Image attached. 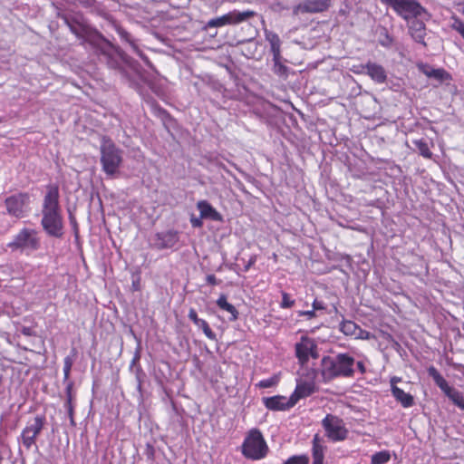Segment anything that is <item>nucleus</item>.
Segmentation results:
<instances>
[{"mask_svg": "<svg viewBox=\"0 0 464 464\" xmlns=\"http://www.w3.org/2000/svg\"><path fill=\"white\" fill-rule=\"evenodd\" d=\"M392 393L395 400L399 401L404 408L411 407L414 404L413 396L405 392L396 385H392Z\"/></svg>", "mask_w": 464, "mask_h": 464, "instance_id": "obj_22", "label": "nucleus"}, {"mask_svg": "<svg viewBox=\"0 0 464 464\" xmlns=\"http://www.w3.org/2000/svg\"><path fill=\"white\" fill-rule=\"evenodd\" d=\"M273 62H274V67H273L274 72L280 77L286 78L288 76L289 68L282 63L281 53H278L276 56H273Z\"/></svg>", "mask_w": 464, "mask_h": 464, "instance_id": "obj_29", "label": "nucleus"}, {"mask_svg": "<svg viewBox=\"0 0 464 464\" xmlns=\"http://www.w3.org/2000/svg\"><path fill=\"white\" fill-rule=\"evenodd\" d=\"M121 161V150L111 140L103 138L101 145V163L104 172L109 176L115 175Z\"/></svg>", "mask_w": 464, "mask_h": 464, "instance_id": "obj_6", "label": "nucleus"}, {"mask_svg": "<svg viewBox=\"0 0 464 464\" xmlns=\"http://www.w3.org/2000/svg\"><path fill=\"white\" fill-rule=\"evenodd\" d=\"M295 356L301 365L307 363L310 357L316 359L319 357L317 344L314 340L307 336H302L300 341L295 345Z\"/></svg>", "mask_w": 464, "mask_h": 464, "instance_id": "obj_11", "label": "nucleus"}, {"mask_svg": "<svg viewBox=\"0 0 464 464\" xmlns=\"http://www.w3.org/2000/svg\"><path fill=\"white\" fill-rule=\"evenodd\" d=\"M253 263H254V260H250L248 262V264L246 266L245 270L247 271Z\"/></svg>", "mask_w": 464, "mask_h": 464, "instance_id": "obj_54", "label": "nucleus"}, {"mask_svg": "<svg viewBox=\"0 0 464 464\" xmlns=\"http://www.w3.org/2000/svg\"><path fill=\"white\" fill-rule=\"evenodd\" d=\"M391 459L390 452L387 450H382L376 452L372 456L371 463L372 464H385Z\"/></svg>", "mask_w": 464, "mask_h": 464, "instance_id": "obj_31", "label": "nucleus"}, {"mask_svg": "<svg viewBox=\"0 0 464 464\" xmlns=\"http://www.w3.org/2000/svg\"><path fill=\"white\" fill-rule=\"evenodd\" d=\"M325 308L323 302L317 301L316 299L313 302V309L315 310H324Z\"/></svg>", "mask_w": 464, "mask_h": 464, "instance_id": "obj_47", "label": "nucleus"}, {"mask_svg": "<svg viewBox=\"0 0 464 464\" xmlns=\"http://www.w3.org/2000/svg\"><path fill=\"white\" fill-rule=\"evenodd\" d=\"M145 455L147 457V459H150V460H153L154 458H155V449L154 447L148 443L146 445V449H145Z\"/></svg>", "mask_w": 464, "mask_h": 464, "instance_id": "obj_40", "label": "nucleus"}, {"mask_svg": "<svg viewBox=\"0 0 464 464\" xmlns=\"http://www.w3.org/2000/svg\"><path fill=\"white\" fill-rule=\"evenodd\" d=\"M7 246L13 251L34 252L41 247V238L37 230L24 227L7 244Z\"/></svg>", "mask_w": 464, "mask_h": 464, "instance_id": "obj_7", "label": "nucleus"}, {"mask_svg": "<svg viewBox=\"0 0 464 464\" xmlns=\"http://www.w3.org/2000/svg\"><path fill=\"white\" fill-rule=\"evenodd\" d=\"M444 393L456 406L464 410V397L459 391L450 386Z\"/></svg>", "mask_w": 464, "mask_h": 464, "instance_id": "obj_28", "label": "nucleus"}, {"mask_svg": "<svg viewBox=\"0 0 464 464\" xmlns=\"http://www.w3.org/2000/svg\"><path fill=\"white\" fill-rule=\"evenodd\" d=\"M67 3L74 4V0H65Z\"/></svg>", "mask_w": 464, "mask_h": 464, "instance_id": "obj_56", "label": "nucleus"}, {"mask_svg": "<svg viewBox=\"0 0 464 464\" xmlns=\"http://www.w3.org/2000/svg\"><path fill=\"white\" fill-rule=\"evenodd\" d=\"M319 372L313 371L307 379H299L297 381L296 388L291 395L292 399L296 403L301 398L310 396L316 391L314 379Z\"/></svg>", "mask_w": 464, "mask_h": 464, "instance_id": "obj_13", "label": "nucleus"}, {"mask_svg": "<svg viewBox=\"0 0 464 464\" xmlns=\"http://www.w3.org/2000/svg\"><path fill=\"white\" fill-rule=\"evenodd\" d=\"M355 360L347 353H338L335 356H324L321 360L318 372L323 382H329L335 378H350L354 374Z\"/></svg>", "mask_w": 464, "mask_h": 464, "instance_id": "obj_3", "label": "nucleus"}, {"mask_svg": "<svg viewBox=\"0 0 464 464\" xmlns=\"http://www.w3.org/2000/svg\"><path fill=\"white\" fill-rule=\"evenodd\" d=\"M278 382V379L277 377L276 376H273L269 379H266V380H262L260 381L256 386L259 387V388H270V387H273L275 386Z\"/></svg>", "mask_w": 464, "mask_h": 464, "instance_id": "obj_37", "label": "nucleus"}, {"mask_svg": "<svg viewBox=\"0 0 464 464\" xmlns=\"http://www.w3.org/2000/svg\"><path fill=\"white\" fill-rule=\"evenodd\" d=\"M28 202V194L18 193L6 198L5 205L9 215L20 218L24 217Z\"/></svg>", "mask_w": 464, "mask_h": 464, "instance_id": "obj_12", "label": "nucleus"}, {"mask_svg": "<svg viewBox=\"0 0 464 464\" xmlns=\"http://www.w3.org/2000/svg\"><path fill=\"white\" fill-rule=\"evenodd\" d=\"M59 188L57 185L47 186V192L44 198L41 225L44 232L56 238L63 237L64 234L63 219L59 204Z\"/></svg>", "mask_w": 464, "mask_h": 464, "instance_id": "obj_2", "label": "nucleus"}, {"mask_svg": "<svg viewBox=\"0 0 464 464\" xmlns=\"http://www.w3.org/2000/svg\"><path fill=\"white\" fill-rule=\"evenodd\" d=\"M73 382H68L65 387V401L63 404L64 408L73 407Z\"/></svg>", "mask_w": 464, "mask_h": 464, "instance_id": "obj_32", "label": "nucleus"}, {"mask_svg": "<svg viewBox=\"0 0 464 464\" xmlns=\"http://www.w3.org/2000/svg\"><path fill=\"white\" fill-rule=\"evenodd\" d=\"M268 446L257 429L251 430L242 444V454L251 460H259L266 457Z\"/></svg>", "mask_w": 464, "mask_h": 464, "instance_id": "obj_5", "label": "nucleus"}, {"mask_svg": "<svg viewBox=\"0 0 464 464\" xmlns=\"http://www.w3.org/2000/svg\"><path fill=\"white\" fill-rule=\"evenodd\" d=\"M307 13H322L329 9L331 6V0H304Z\"/></svg>", "mask_w": 464, "mask_h": 464, "instance_id": "obj_21", "label": "nucleus"}, {"mask_svg": "<svg viewBox=\"0 0 464 464\" xmlns=\"http://www.w3.org/2000/svg\"><path fill=\"white\" fill-rule=\"evenodd\" d=\"M117 32L120 34V36L121 37V39L128 42L130 45H131V44H134L131 40L130 34L126 30H124L122 27L118 26Z\"/></svg>", "mask_w": 464, "mask_h": 464, "instance_id": "obj_38", "label": "nucleus"}, {"mask_svg": "<svg viewBox=\"0 0 464 464\" xmlns=\"http://www.w3.org/2000/svg\"><path fill=\"white\" fill-rule=\"evenodd\" d=\"M453 23L451 24V28L457 31L464 39V22H462L459 18L453 16Z\"/></svg>", "mask_w": 464, "mask_h": 464, "instance_id": "obj_35", "label": "nucleus"}, {"mask_svg": "<svg viewBox=\"0 0 464 464\" xmlns=\"http://www.w3.org/2000/svg\"><path fill=\"white\" fill-rule=\"evenodd\" d=\"M232 177L235 179L236 186L237 187V188L246 193V190L245 189V186L243 185V183L238 179H237L234 175Z\"/></svg>", "mask_w": 464, "mask_h": 464, "instance_id": "obj_49", "label": "nucleus"}, {"mask_svg": "<svg viewBox=\"0 0 464 464\" xmlns=\"http://www.w3.org/2000/svg\"><path fill=\"white\" fill-rule=\"evenodd\" d=\"M256 15L254 11H231L222 16L215 17L208 20L206 24L202 27L203 31H208L210 28H218L225 25H235L245 22Z\"/></svg>", "mask_w": 464, "mask_h": 464, "instance_id": "obj_9", "label": "nucleus"}, {"mask_svg": "<svg viewBox=\"0 0 464 464\" xmlns=\"http://www.w3.org/2000/svg\"><path fill=\"white\" fill-rule=\"evenodd\" d=\"M422 72L429 78H433L440 82L450 79V73L441 68L432 69L430 67L423 66Z\"/></svg>", "mask_w": 464, "mask_h": 464, "instance_id": "obj_25", "label": "nucleus"}, {"mask_svg": "<svg viewBox=\"0 0 464 464\" xmlns=\"http://www.w3.org/2000/svg\"><path fill=\"white\" fill-rule=\"evenodd\" d=\"M357 368L361 373H364L366 372V368L362 362H357Z\"/></svg>", "mask_w": 464, "mask_h": 464, "instance_id": "obj_52", "label": "nucleus"}, {"mask_svg": "<svg viewBox=\"0 0 464 464\" xmlns=\"http://www.w3.org/2000/svg\"><path fill=\"white\" fill-rule=\"evenodd\" d=\"M72 364L73 356H66L63 360V382L66 383L71 382L69 379Z\"/></svg>", "mask_w": 464, "mask_h": 464, "instance_id": "obj_33", "label": "nucleus"}, {"mask_svg": "<svg viewBox=\"0 0 464 464\" xmlns=\"http://www.w3.org/2000/svg\"><path fill=\"white\" fill-rule=\"evenodd\" d=\"M216 166L218 167L219 169H223L224 171H226L227 174H229L230 176H233V174L231 173V171L229 169H227V168L225 166L224 163L220 162V161H217L216 162Z\"/></svg>", "mask_w": 464, "mask_h": 464, "instance_id": "obj_50", "label": "nucleus"}, {"mask_svg": "<svg viewBox=\"0 0 464 464\" xmlns=\"http://www.w3.org/2000/svg\"><path fill=\"white\" fill-rule=\"evenodd\" d=\"M197 208L200 212V218L210 219L213 221H221L222 216L207 200H200L197 203Z\"/></svg>", "mask_w": 464, "mask_h": 464, "instance_id": "obj_19", "label": "nucleus"}, {"mask_svg": "<svg viewBox=\"0 0 464 464\" xmlns=\"http://www.w3.org/2000/svg\"><path fill=\"white\" fill-rule=\"evenodd\" d=\"M295 304V300H293L289 294L283 292L282 293V301L280 303V306L282 308H291Z\"/></svg>", "mask_w": 464, "mask_h": 464, "instance_id": "obj_36", "label": "nucleus"}, {"mask_svg": "<svg viewBox=\"0 0 464 464\" xmlns=\"http://www.w3.org/2000/svg\"><path fill=\"white\" fill-rule=\"evenodd\" d=\"M309 457L307 455H295L290 457L283 464H308Z\"/></svg>", "mask_w": 464, "mask_h": 464, "instance_id": "obj_34", "label": "nucleus"}, {"mask_svg": "<svg viewBox=\"0 0 464 464\" xmlns=\"http://www.w3.org/2000/svg\"><path fill=\"white\" fill-rule=\"evenodd\" d=\"M322 426L326 437L332 441H343L347 438L348 430L343 420L335 415L327 414L322 420Z\"/></svg>", "mask_w": 464, "mask_h": 464, "instance_id": "obj_10", "label": "nucleus"}, {"mask_svg": "<svg viewBox=\"0 0 464 464\" xmlns=\"http://www.w3.org/2000/svg\"><path fill=\"white\" fill-rule=\"evenodd\" d=\"M21 333L24 334V335H26V336H31L33 335V330L30 328V327H23L22 330H21Z\"/></svg>", "mask_w": 464, "mask_h": 464, "instance_id": "obj_51", "label": "nucleus"}, {"mask_svg": "<svg viewBox=\"0 0 464 464\" xmlns=\"http://www.w3.org/2000/svg\"><path fill=\"white\" fill-rule=\"evenodd\" d=\"M206 280H207L208 284H209L211 285H216L219 284V282L217 280V278L214 275H208L206 277Z\"/></svg>", "mask_w": 464, "mask_h": 464, "instance_id": "obj_46", "label": "nucleus"}, {"mask_svg": "<svg viewBox=\"0 0 464 464\" xmlns=\"http://www.w3.org/2000/svg\"><path fill=\"white\" fill-rule=\"evenodd\" d=\"M304 6H305L304 1L303 3L295 5L293 9V14L295 15H297L299 13H303V14L307 13L306 7H304Z\"/></svg>", "mask_w": 464, "mask_h": 464, "instance_id": "obj_42", "label": "nucleus"}, {"mask_svg": "<svg viewBox=\"0 0 464 464\" xmlns=\"http://www.w3.org/2000/svg\"><path fill=\"white\" fill-rule=\"evenodd\" d=\"M138 390L140 392H141V381L140 380V378L138 377Z\"/></svg>", "mask_w": 464, "mask_h": 464, "instance_id": "obj_55", "label": "nucleus"}, {"mask_svg": "<svg viewBox=\"0 0 464 464\" xmlns=\"http://www.w3.org/2000/svg\"><path fill=\"white\" fill-rule=\"evenodd\" d=\"M428 373L443 392L450 388L447 381L434 366H430L428 368Z\"/></svg>", "mask_w": 464, "mask_h": 464, "instance_id": "obj_26", "label": "nucleus"}, {"mask_svg": "<svg viewBox=\"0 0 464 464\" xmlns=\"http://www.w3.org/2000/svg\"><path fill=\"white\" fill-rule=\"evenodd\" d=\"M179 241V233L175 230H168L156 233L151 246L157 250H163L174 247Z\"/></svg>", "mask_w": 464, "mask_h": 464, "instance_id": "obj_14", "label": "nucleus"}, {"mask_svg": "<svg viewBox=\"0 0 464 464\" xmlns=\"http://www.w3.org/2000/svg\"><path fill=\"white\" fill-rule=\"evenodd\" d=\"M265 34L266 41L270 44V49L273 56H276L281 53V40L279 36L276 33L270 31H266Z\"/></svg>", "mask_w": 464, "mask_h": 464, "instance_id": "obj_27", "label": "nucleus"}, {"mask_svg": "<svg viewBox=\"0 0 464 464\" xmlns=\"http://www.w3.org/2000/svg\"><path fill=\"white\" fill-rule=\"evenodd\" d=\"M392 7L394 12L405 21H410L413 18H430L429 12L417 1V0H380Z\"/></svg>", "mask_w": 464, "mask_h": 464, "instance_id": "obj_4", "label": "nucleus"}, {"mask_svg": "<svg viewBox=\"0 0 464 464\" xmlns=\"http://www.w3.org/2000/svg\"><path fill=\"white\" fill-rule=\"evenodd\" d=\"M354 72L366 73L372 80L378 83H383L387 79V74L384 68L375 63H367L366 64H360L358 70H353Z\"/></svg>", "mask_w": 464, "mask_h": 464, "instance_id": "obj_15", "label": "nucleus"}, {"mask_svg": "<svg viewBox=\"0 0 464 464\" xmlns=\"http://www.w3.org/2000/svg\"><path fill=\"white\" fill-rule=\"evenodd\" d=\"M325 450L323 438L315 434L312 440L313 464H324Z\"/></svg>", "mask_w": 464, "mask_h": 464, "instance_id": "obj_18", "label": "nucleus"}, {"mask_svg": "<svg viewBox=\"0 0 464 464\" xmlns=\"http://www.w3.org/2000/svg\"><path fill=\"white\" fill-rule=\"evenodd\" d=\"M131 48L146 63V64H148L150 67H152L149 58L139 49L135 44H131Z\"/></svg>", "mask_w": 464, "mask_h": 464, "instance_id": "obj_39", "label": "nucleus"}, {"mask_svg": "<svg viewBox=\"0 0 464 464\" xmlns=\"http://www.w3.org/2000/svg\"><path fill=\"white\" fill-rule=\"evenodd\" d=\"M462 14H464V7H463V9H462Z\"/></svg>", "mask_w": 464, "mask_h": 464, "instance_id": "obj_57", "label": "nucleus"}, {"mask_svg": "<svg viewBox=\"0 0 464 464\" xmlns=\"http://www.w3.org/2000/svg\"><path fill=\"white\" fill-rule=\"evenodd\" d=\"M45 425V417L43 415H36L32 420L28 421L26 426L23 429L18 442L22 443L26 450H32L34 447L35 451H38L36 440L41 434Z\"/></svg>", "mask_w": 464, "mask_h": 464, "instance_id": "obj_8", "label": "nucleus"}, {"mask_svg": "<svg viewBox=\"0 0 464 464\" xmlns=\"http://www.w3.org/2000/svg\"><path fill=\"white\" fill-rule=\"evenodd\" d=\"M70 31L81 41V44H88L111 68H117L119 60L114 45L99 31L92 27L80 14H59Z\"/></svg>", "mask_w": 464, "mask_h": 464, "instance_id": "obj_1", "label": "nucleus"}, {"mask_svg": "<svg viewBox=\"0 0 464 464\" xmlns=\"http://www.w3.org/2000/svg\"><path fill=\"white\" fill-rule=\"evenodd\" d=\"M340 331L345 335L355 336V338H364L363 331L353 321H343L340 324Z\"/></svg>", "mask_w": 464, "mask_h": 464, "instance_id": "obj_23", "label": "nucleus"}, {"mask_svg": "<svg viewBox=\"0 0 464 464\" xmlns=\"http://www.w3.org/2000/svg\"><path fill=\"white\" fill-rule=\"evenodd\" d=\"M232 166H234L244 177L246 180L252 182L254 180V178L252 176H250L249 174L244 172L243 170H241L239 168L237 167V165L235 163H231Z\"/></svg>", "mask_w": 464, "mask_h": 464, "instance_id": "obj_48", "label": "nucleus"}, {"mask_svg": "<svg viewBox=\"0 0 464 464\" xmlns=\"http://www.w3.org/2000/svg\"><path fill=\"white\" fill-rule=\"evenodd\" d=\"M188 316L198 328L202 329L203 333L208 339L216 340V334L211 330L208 324L205 320L198 318L195 309L191 308Z\"/></svg>", "mask_w": 464, "mask_h": 464, "instance_id": "obj_20", "label": "nucleus"}, {"mask_svg": "<svg viewBox=\"0 0 464 464\" xmlns=\"http://www.w3.org/2000/svg\"><path fill=\"white\" fill-rule=\"evenodd\" d=\"M415 145L416 149L418 150L419 153L426 158V159H431L432 152L430 151L429 145L427 141L423 139L420 140H415L412 141Z\"/></svg>", "mask_w": 464, "mask_h": 464, "instance_id": "obj_30", "label": "nucleus"}, {"mask_svg": "<svg viewBox=\"0 0 464 464\" xmlns=\"http://www.w3.org/2000/svg\"><path fill=\"white\" fill-rule=\"evenodd\" d=\"M202 219L203 218H200V217L199 218L191 217L190 223L193 227H201L203 226Z\"/></svg>", "mask_w": 464, "mask_h": 464, "instance_id": "obj_44", "label": "nucleus"}, {"mask_svg": "<svg viewBox=\"0 0 464 464\" xmlns=\"http://www.w3.org/2000/svg\"><path fill=\"white\" fill-rule=\"evenodd\" d=\"M298 315L299 316H307L308 318H313L315 316V311L314 309L308 310V311H299Z\"/></svg>", "mask_w": 464, "mask_h": 464, "instance_id": "obj_45", "label": "nucleus"}, {"mask_svg": "<svg viewBox=\"0 0 464 464\" xmlns=\"http://www.w3.org/2000/svg\"><path fill=\"white\" fill-rule=\"evenodd\" d=\"M65 409L67 411L71 425L72 426H75L76 423L74 421V406L73 407L65 408Z\"/></svg>", "mask_w": 464, "mask_h": 464, "instance_id": "obj_43", "label": "nucleus"}, {"mask_svg": "<svg viewBox=\"0 0 464 464\" xmlns=\"http://www.w3.org/2000/svg\"><path fill=\"white\" fill-rule=\"evenodd\" d=\"M428 21L426 19V16H423L422 18H413L408 22V27H409V34H411V38L418 44H420L424 47L427 46V44L425 43V36H426V25L424 21Z\"/></svg>", "mask_w": 464, "mask_h": 464, "instance_id": "obj_16", "label": "nucleus"}, {"mask_svg": "<svg viewBox=\"0 0 464 464\" xmlns=\"http://www.w3.org/2000/svg\"><path fill=\"white\" fill-rule=\"evenodd\" d=\"M217 305L223 311L230 314L228 320L234 322L238 318V312L237 308L230 303L227 302L225 295H220L217 300Z\"/></svg>", "mask_w": 464, "mask_h": 464, "instance_id": "obj_24", "label": "nucleus"}, {"mask_svg": "<svg viewBox=\"0 0 464 464\" xmlns=\"http://www.w3.org/2000/svg\"><path fill=\"white\" fill-rule=\"evenodd\" d=\"M400 381H401V378H398V377H392V378L391 379V388L392 387V385H396V383H397L398 382H400Z\"/></svg>", "mask_w": 464, "mask_h": 464, "instance_id": "obj_53", "label": "nucleus"}, {"mask_svg": "<svg viewBox=\"0 0 464 464\" xmlns=\"http://www.w3.org/2000/svg\"><path fill=\"white\" fill-rule=\"evenodd\" d=\"M78 3L82 6L85 8H92L95 5L96 1L95 0H74V4Z\"/></svg>", "mask_w": 464, "mask_h": 464, "instance_id": "obj_41", "label": "nucleus"}, {"mask_svg": "<svg viewBox=\"0 0 464 464\" xmlns=\"http://www.w3.org/2000/svg\"><path fill=\"white\" fill-rule=\"evenodd\" d=\"M264 405L271 411H285L295 405V400L285 396L276 395L263 398Z\"/></svg>", "mask_w": 464, "mask_h": 464, "instance_id": "obj_17", "label": "nucleus"}]
</instances>
